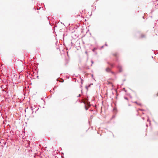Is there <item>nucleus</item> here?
I'll use <instances>...</instances> for the list:
<instances>
[{
  "label": "nucleus",
  "instance_id": "1",
  "mask_svg": "<svg viewBox=\"0 0 158 158\" xmlns=\"http://www.w3.org/2000/svg\"><path fill=\"white\" fill-rule=\"evenodd\" d=\"M106 70L107 72H109L110 71V69L109 68H107L106 69Z\"/></svg>",
  "mask_w": 158,
  "mask_h": 158
},
{
  "label": "nucleus",
  "instance_id": "2",
  "mask_svg": "<svg viewBox=\"0 0 158 158\" xmlns=\"http://www.w3.org/2000/svg\"><path fill=\"white\" fill-rule=\"evenodd\" d=\"M135 103H136L138 105H139V106H141L142 105V104L141 103H137V102H135Z\"/></svg>",
  "mask_w": 158,
  "mask_h": 158
},
{
  "label": "nucleus",
  "instance_id": "3",
  "mask_svg": "<svg viewBox=\"0 0 158 158\" xmlns=\"http://www.w3.org/2000/svg\"><path fill=\"white\" fill-rule=\"evenodd\" d=\"M113 55L114 56H116L117 55V53H115Z\"/></svg>",
  "mask_w": 158,
  "mask_h": 158
},
{
  "label": "nucleus",
  "instance_id": "4",
  "mask_svg": "<svg viewBox=\"0 0 158 158\" xmlns=\"http://www.w3.org/2000/svg\"><path fill=\"white\" fill-rule=\"evenodd\" d=\"M6 122V120H5L4 121H3V123L6 124V123H5Z\"/></svg>",
  "mask_w": 158,
  "mask_h": 158
},
{
  "label": "nucleus",
  "instance_id": "5",
  "mask_svg": "<svg viewBox=\"0 0 158 158\" xmlns=\"http://www.w3.org/2000/svg\"><path fill=\"white\" fill-rule=\"evenodd\" d=\"M85 109L86 110H88V108H87V107H86V106H85Z\"/></svg>",
  "mask_w": 158,
  "mask_h": 158
},
{
  "label": "nucleus",
  "instance_id": "6",
  "mask_svg": "<svg viewBox=\"0 0 158 158\" xmlns=\"http://www.w3.org/2000/svg\"><path fill=\"white\" fill-rule=\"evenodd\" d=\"M61 81H60V82H64V80L63 79H61Z\"/></svg>",
  "mask_w": 158,
  "mask_h": 158
},
{
  "label": "nucleus",
  "instance_id": "7",
  "mask_svg": "<svg viewBox=\"0 0 158 158\" xmlns=\"http://www.w3.org/2000/svg\"><path fill=\"white\" fill-rule=\"evenodd\" d=\"M156 96H158V92L157 93V94H156Z\"/></svg>",
  "mask_w": 158,
  "mask_h": 158
}]
</instances>
